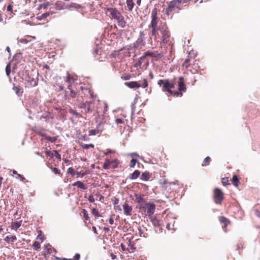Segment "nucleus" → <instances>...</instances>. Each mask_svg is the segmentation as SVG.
I'll use <instances>...</instances> for the list:
<instances>
[{"instance_id": "f257e3e1", "label": "nucleus", "mask_w": 260, "mask_h": 260, "mask_svg": "<svg viewBox=\"0 0 260 260\" xmlns=\"http://www.w3.org/2000/svg\"><path fill=\"white\" fill-rule=\"evenodd\" d=\"M106 14L115 20L119 26L124 28L126 26V22L122 14L115 8H105Z\"/></svg>"}, {"instance_id": "f03ea898", "label": "nucleus", "mask_w": 260, "mask_h": 260, "mask_svg": "<svg viewBox=\"0 0 260 260\" xmlns=\"http://www.w3.org/2000/svg\"><path fill=\"white\" fill-rule=\"evenodd\" d=\"M157 84L161 86H162V90L163 91H167L168 92H172L171 89L175 87V82L173 81H170L168 79L159 80L158 81Z\"/></svg>"}, {"instance_id": "7ed1b4c3", "label": "nucleus", "mask_w": 260, "mask_h": 260, "mask_svg": "<svg viewBox=\"0 0 260 260\" xmlns=\"http://www.w3.org/2000/svg\"><path fill=\"white\" fill-rule=\"evenodd\" d=\"M155 205L153 203L148 202L144 204H141L140 208L144 211L149 218L154 214L155 210Z\"/></svg>"}, {"instance_id": "20e7f679", "label": "nucleus", "mask_w": 260, "mask_h": 260, "mask_svg": "<svg viewBox=\"0 0 260 260\" xmlns=\"http://www.w3.org/2000/svg\"><path fill=\"white\" fill-rule=\"evenodd\" d=\"M181 2L180 0H173L170 2L168 3V7L166 9V14L167 16H169L175 9L181 10Z\"/></svg>"}, {"instance_id": "39448f33", "label": "nucleus", "mask_w": 260, "mask_h": 260, "mask_svg": "<svg viewBox=\"0 0 260 260\" xmlns=\"http://www.w3.org/2000/svg\"><path fill=\"white\" fill-rule=\"evenodd\" d=\"M120 161L117 158L111 159L107 158L105 160V162L103 165V168L105 170L116 169L118 167Z\"/></svg>"}, {"instance_id": "423d86ee", "label": "nucleus", "mask_w": 260, "mask_h": 260, "mask_svg": "<svg viewBox=\"0 0 260 260\" xmlns=\"http://www.w3.org/2000/svg\"><path fill=\"white\" fill-rule=\"evenodd\" d=\"M158 12L159 10L156 8H154L151 12V21L149 27L151 28H154V30L155 29V27H158V26H157L158 22L159 21V18L157 16Z\"/></svg>"}, {"instance_id": "0eeeda50", "label": "nucleus", "mask_w": 260, "mask_h": 260, "mask_svg": "<svg viewBox=\"0 0 260 260\" xmlns=\"http://www.w3.org/2000/svg\"><path fill=\"white\" fill-rule=\"evenodd\" d=\"M124 85L129 87V88H139L141 87L145 88L148 87V84L146 79H143L142 84H140L137 81L127 82L124 83Z\"/></svg>"}, {"instance_id": "6e6552de", "label": "nucleus", "mask_w": 260, "mask_h": 260, "mask_svg": "<svg viewBox=\"0 0 260 260\" xmlns=\"http://www.w3.org/2000/svg\"><path fill=\"white\" fill-rule=\"evenodd\" d=\"M159 29L162 35V42L164 43H168L170 39V33L167 27L165 25L159 26Z\"/></svg>"}, {"instance_id": "1a4fd4ad", "label": "nucleus", "mask_w": 260, "mask_h": 260, "mask_svg": "<svg viewBox=\"0 0 260 260\" xmlns=\"http://www.w3.org/2000/svg\"><path fill=\"white\" fill-rule=\"evenodd\" d=\"M213 198L216 204H221L224 199V193L218 188H215L213 190Z\"/></svg>"}, {"instance_id": "9d476101", "label": "nucleus", "mask_w": 260, "mask_h": 260, "mask_svg": "<svg viewBox=\"0 0 260 260\" xmlns=\"http://www.w3.org/2000/svg\"><path fill=\"white\" fill-rule=\"evenodd\" d=\"M79 107L81 109H83L85 110L84 114L87 115L88 113H91L94 108V103L90 101H86L84 103H81Z\"/></svg>"}, {"instance_id": "9b49d317", "label": "nucleus", "mask_w": 260, "mask_h": 260, "mask_svg": "<svg viewBox=\"0 0 260 260\" xmlns=\"http://www.w3.org/2000/svg\"><path fill=\"white\" fill-rule=\"evenodd\" d=\"M163 56L162 53H158L157 51L151 52L148 51L144 52V55L140 57V59H143L147 56H151L158 60L161 58Z\"/></svg>"}, {"instance_id": "f8f14e48", "label": "nucleus", "mask_w": 260, "mask_h": 260, "mask_svg": "<svg viewBox=\"0 0 260 260\" xmlns=\"http://www.w3.org/2000/svg\"><path fill=\"white\" fill-rule=\"evenodd\" d=\"M124 214L127 216H131L132 215V206L130 205L127 201H125L122 205Z\"/></svg>"}, {"instance_id": "ddd939ff", "label": "nucleus", "mask_w": 260, "mask_h": 260, "mask_svg": "<svg viewBox=\"0 0 260 260\" xmlns=\"http://www.w3.org/2000/svg\"><path fill=\"white\" fill-rule=\"evenodd\" d=\"M178 90L180 91L185 92L186 90V86L185 85V80L183 77H180L178 79Z\"/></svg>"}, {"instance_id": "4468645a", "label": "nucleus", "mask_w": 260, "mask_h": 260, "mask_svg": "<svg viewBox=\"0 0 260 260\" xmlns=\"http://www.w3.org/2000/svg\"><path fill=\"white\" fill-rule=\"evenodd\" d=\"M45 154L47 156H50L51 158L55 156L58 159H61V155L56 150H53V151L52 152L49 150H47L45 151Z\"/></svg>"}, {"instance_id": "2eb2a0df", "label": "nucleus", "mask_w": 260, "mask_h": 260, "mask_svg": "<svg viewBox=\"0 0 260 260\" xmlns=\"http://www.w3.org/2000/svg\"><path fill=\"white\" fill-rule=\"evenodd\" d=\"M176 184L174 182H169L166 184V189L167 191H174L176 190Z\"/></svg>"}, {"instance_id": "dca6fc26", "label": "nucleus", "mask_w": 260, "mask_h": 260, "mask_svg": "<svg viewBox=\"0 0 260 260\" xmlns=\"http://www.w3.org/2000/svg\"><path fill=\"white\" fill-rule=\"evenodd\" d=\"M191 67L192 68L193 70L191 69H189L190 72H191L193 73H194L198 71V70L199 69V61L195 60H193V63H191Z\"/></svg>"}, {"instance_id": "f3484780", "label": "nucleus", "mask_w": 260, "mask_h": 260, "mask_svg": "<svg viewBox=\"0 0 260 260\" xmlns=\"http://www.w3.org/2000/svg\"><path fill=\"white\" fill-rule=\"evenodd\" d=\"M149 218L151 219V221L154 226L159 227L161 225V221L159 220L157 217H152L151 216L149 217Z\"/></svg>"}, {"instance_id": "a211bd4d", "label": "nucleus", "mask_w": 260, "mask_h": 260, "mask_svg": "<svg viewBox=\"0 0 260 260\" xmlns=\"http://www.w3.org/2000/svg\"><path fill=\"white\" fill-rule=\"evenodd\" d=\"M22 221H17V222H13L11 223V229L14 230L15 231H17L21 225Z\"/></svg>"}, {"instance_id": "6ab92c4d", "label": "nucleus", "mask_w": 260, "mask_h": 260, "mask_svg": "<svg viewBox=\"0 0 260 260\" xmlns=\"http://www.w3.org/2000/svg\"><path fill=\"white\" fill-rule=\"evenodd\" d=\"M27 82L29 84V86H35L37 85L38 81L36 79H34V78H30L29 77L27 79Z\"/></svg>"}, {"instance_id": "aec40b11", "label": "nucleus", "mask_w": 260, "mask_h": 260, "mask_svg": "<svg viewBox=\"0 0 260 260\" xmlns=\"http://www.w3.org/2000/svg\"><path fill=\"white\" fill-rule=\"evenodd\" d=\"M47 166H48V167L49 168H50V169L52 170V172L55 173V174H57L59 176H61L62 175V174L60 172V171L58 169V168H54V167H53L50 163L49 162H47Z\"/></svg>"}, {"instance_id": "412c9836", "label": "nucleus", "mask_w": 260, "mask_h": 260, "mask_svg": "<svg viewBox=\"0 0 260 260\" xmlns=\"http://www.w3.org/2000/svg\"><path fill=\"white\" fill-rule=\"evenodd\" d=\"M73 186H77L78 188H81L82 190H85L87 189V187L85 186L84 183L79 181L74 182L73 184Z\"/></svg>"}, {"instance_id": "4be33fe9", "label": "nucleus", "mask_w": 260, "mask_h": 260, "mask_svg": "<svg viewBox=\"0 0 260 260\" xmlns=\"http://www.w3.org/2000/svg\"><path fill=\"white\" fill-rule=\"evenodd\" d=\"M65 81L69 84L68 85L72 86V84L74 82V79L71 75L68 74Z\"/></svg>"}, {"instance_id": "5701e85b", "label": "nucleus", "mask_w": 260, "mask_h": 260, "mask_svg": "<svg viewBox=\"0 0 260 260\" xmlns=\"http://www.w3.org/2000/svg\"><path fill=\"white\" fill-rule=\"evenodd\" d=\"M191 59L189 57H188V58H186L184 62L182 63V67L183 68H185V69H188V68H189L191 66Z\"/></svg>"}, {"instance_id": "b1692460", "label": "nucleus", "mask_w": 260, "mask_h": 260, "mask_svg": "<svg viewBox=\"0 0 260 260\" xmlns=\"http://www.w3.org/2000/svg\"><path fill=\"white\" fill-rule=\"evenodd\" d=\"M140 175V172L139 170H135L132 174L129 175V179L131 180H134L138 178Z\"/></svg>"}, {"instance_id": "393cba45", "label": "nucleus", "mask_w": 260, "mask_h": 260, "mask_svg": "<svg viewBox=\"0 0 260 260\" xmlns=\"http://www.w3.org/2000/svg\"><path fill=\"white\" fill-rule=\"evenodd\" d=\"M16 240H17V237L15 236H7L4 239L5 241H6L7 243H9L10 242H14Z\"/></svg>"}, {"instance_id": "a878e982", "label": "nucleus", "mask_w": 260, "mask_h": 260, "mask_svg": "<svg viewBox=\"0 0 260 260\" xmlns=\"http://www.w3.org/2000/svg\"><path fill=\"white\" fill-rule=\"evenodd\" d=\"M150 176L151 175L149 173L145 172L143 173L141 175V179L144 181H147L150 179Z\"/></svg>"}, {"instance_id": "bb28decb", "label": "nucleus", "mask_w": 260, "mask_h": 260, "mask_svg": "<svg viewBox=\"0 0 260 260\" xmlns=\"http://www.w3.org/2000/svg\"><path fill=\"white\" fill-rule=\"evenodd\" d=\"M68 88L70 91V96L72 98H75L77 95V92L73 89L72 86L68 85Z\"/></svg>"}, {"instance_id": "cd10ccee", "label": "nucleus", "mask_w": 260, "mask_h": 260, "mask_svg": "<svg viewBox=\"0 0 260 260\" xmlns=\"http://www.w3.org/2000/svg\"><path fill=\"white\" fill-rule=\"evenodd\" d=\"M232 182L233 184L236 186H238L239 184H240V182L239 180V178L238 176L236 175H234L233 176L232 179Z\"/></svg>"}, {"instance_id": "c85d7f7f", "label": "nucleus", "mask_w": 260, "mask_h": 260, "mask_svg": "<svg viewBox=\"0 0 260 260\" xmlns=\"http://www.w3.org/2000/svg\"><path fill=\"white\" fill-rule=\"evenodd\" d=\"M158 31H159V27H155L154 30V28H151V35L155 37V39L159 36Z\"/></svg>"}, {"instance_id": "c756f323", "label": "nucleus", "mask_w": 260, "mask_h": 260, "mask_svg": "<svg viewBox=\"0 0 260 260\" xmlns=\"http://www.w3.org/2000/svg\"><path fill=\"white\" fill-rule=\"evenodd\" d=\"M119 200L117 198L115 199V200L114 201V207L116 211H117V210L121 211V207H120V205H119Z\"/></svg>"}, {"instance_id": "7c9ffc66", "label": "nucleus", "mask_w": 260, "mask_h": 260, "mask_svg": "<svg viewBox=\"0 0 260 260\" xmlns=\"http://www.w3.org/2000/svg\"><path fill=\"white\" fill-rule=\"evenodd\" d=\"M80 258V255L79 253H76L73 258H57L58 260H79Z\"/></svg>"}, {"instance_id": "2f4dec72", "label": "nucleus", "mask_w": 260, "mask_h": 260, "mask_svg": "<svg viewBox=\"0 0 260 260\" xmlns=\"http://www.w3.org/2000/svg\"><path fill=\"white\" fill-rule=\"evenodd\" d=\"M219 221L221 223H224L225 226H227L230 223L229 219L223 216L220 217Z\"/></svg>"}, {"instance_id": "473e14b6", "label": "nucleus", "mask_w": 260, "mask_h": 260, "mask_svg": "<svg viewBox=\"0 0 260 260\" xmlns=\"http://www.w3.org/2000/svg\"><path fill=\"white\" fill-rule=\"evenodd\" d=\"M13 89L18 95L19 96V95H22V94L23 93V91H22V88H21L20 87L14 86Z\"/></svg>"}, {"instance_id": "72a5a7b5", "label": "nucleus", "mask_w": 260, "mask_h": 260, "mask_svg": "<svg viewBox=\"0 0 260 260\" xmlns=\"http://www.w3.org/2000/svg\"><path fill=\"white\" fill-rule=\"evenodd\" d=\"M244 248V245L242 243H239L237 244L236 250L239 251L240 254H242V250Z\"/></svg>"}, {"instance_id": "f704fd0d", "label": "nucleus", "mask_w": 260, "mask_h": 260, "mask_svg": "<svg viewBox=\"0 0 260 260\" xmlns=\"http://www.w3.org/2000/svg\"><path fill=\"white\" fill-rule=\"evenodd\" d=\"M211 160V158L209 156L206 157L204 159L203 163L202 164V166L205 167V166H208L210 164Z\"/></svg>"}, {"instance_id": "c9c22d12", "label": "nucleus", "mask_w": 260, "mask_h": 260, "mask_svg": "<svg viewBox=\"0 0 260 260\" xmlns=\"http://www.w3.org/2000/svg\"><path fill=\"white\" fill-rule=\"evenodd\" d=\"M127 7L129 11H132L135 5L133 1L126 2Z\"/></svg>"}, {"instance_id": "e433bc0d", "label": "nucleus", "mask_w": 260, "mask_h": 260, "mask_svg": "<svg viewBox=\"0 0 260 260\" xmlns=\"http://www.w3.org/2000/svg\"><path fill=\"white\" fill-rule=\"evenodd\" d=\"M82 213L83 214V217H84V219L86 221L89 220V217L88 213L87 211L85 209H83L82 210Z\"/></svg>"}, {"instance_id": "4c0bfd02", "label": "nucleus", "mask_w": 260, "mask_h": 260, "mask_svg": "<svg viewBox=\"0 0 260 260\" xmlns=\"http://www.w3.org/2000/svg\"><path fill=\"white\" fill-rule=\"evenodd\" d=\"M170 94L173 95L175 96L178 97L182 95V91H172V92H169Z\"/></svg>"}, {"instance_id": "58836bf2", "label": "nucleus", "mask_w": 260, "mask_h": 260, "mask_svg": "<svg viewBox=\"0 0 260 260\" xmlns=\"http://www.w3.org/2000/svg\"><path fill=\"white\" fill-rule=\"evenodd\" d=\"M33 249L35 250H39L41 248L40 243L38 241H35L32 244Z\"/></svg>"}, {"instance_id": "ea45409f", "label": "nucleus", "mask_w": 260, "mask_h": 260, "mask_svg": "<svg viewBox=\"0 0 260 260\" xmlns=\"http://www.w3.org/2000/svg\"><path fill=\"white\" fill-rule=\"evenodd\" d=\"M91 213L95 217H99L101 216L99 212L95 208H92L91 209Z\"/></svg>"}, {"instance_id": "a19ab883", "label": "nucleus", "mask_w": 260, "mask_h": 260, "mask_svg": "<svg viewBox=\"0 0 260 260\" xmlns=\"http://www.w3.org/2000/svg\"><path fill=\"white\" fill-rule=\"evenodd\" d=\"M38 233H39V235H38L37 239L38 240H40L41 242L44 241V237L42 235V232L41 230H40L38 231Z\"/></svg>"}, {"instance_id": "79ce46f5", "label": "nucleus", "mask_w": 260, "mask_h": 260, "mask_svg": "<svg viewBox=\"0 0 260 260\" xmlns=\"http://www.w3.org/2000/svg\"><path fill=\"white\" fill-rule=\"evenodd\" d=\"M70 113L73 114L76 117H81V115L80 113H78L76 111L73 110V109H70L69 111Z\"/></svg>"}, {"instance_id": "37998d69", "label": "nucleus", "mask_w": 260, "mask_h": 260, "mask_svg": "<svg viewBox=\"0 0 260 260\" xmlns=\"http://www.w3.org/2000/svg\"><path fill=\"white\" fill-rule=\"evenodd\" d=\"M89 173V172L88 171H86L84 172H77L76 173V174L77 175V177H79L80 176L83 177V176H84L85 175L88 174Z\"/></svg>"}, {"instance_id": "c03bdc74", "label": "nucleus", "mask_w": 260, "mask_h": 260, "mask_svg": "<svg viewBox=\"0 0 260 260\" xmlns=\"http://www.w3.org/2000/svg\"><path fill=\"white\" fill-rule=\"evenodd\" d=\"M99 132V131L98 129H90L89 131V136H94L96 134H98Z\"/></svg>"}, {"instance_id": "a18cd8bd", "label": "nucleus", "mask_w": 260, "mask_h": 260, "mask_svg": "<svg viewBox=\"0 0 260 260\" xmlns=\"http://www.w3.org/2000/svg\"><path fill=\"white\" fill-rule=\"evenodd\" d=\"M221 183L223 186H227L230 184L228 178H222L221 179Z\"/></svg>"}, {"instance_id": "49530a36", "label": "nucleus", "mask_w": 260, "mask_h": 260, "mask_svg": "<svg viewBox=\"0 0 260 260\" xmlns=\"http://www.w3.org/2000/svg\"><path fill=\"white\" fill-rule=\"evenodd\" d=\"M135 197L136 201L139 203H140L143 201V198L140 194H136Z\"/></svg>"}, {"instance_id": "de8ad7c7", "label": "nucleus", "mask_w": 260, "mask_h": 260, "mask_svg": "<svg viewBox=\"0 0 260 260\" xmlns=\"http://www.w3.org/2000/svg\"><path fill=\"white\" fill-rule=\"evenodd\" d=\"M6 72L7 75L9 76L11 73V66L10 63L8 64L6 67Z\"/></svg>"}, {"instance_id": "09e8293b", "label": "nucleus", "mask_w": 260, "mask_h": 260, "mask_svg": "<svg viewBox=\"0 0 260 260\" xmlns=\"http://www.w3.org/2000/svg\"><path fill=\"white\" fill-rule=\"evenodd\" d=\"M138 162L137 160L134 158H132L131 160L130 164L129 165L131 168H134L136 164Z\"/></svg>"}, {"instance_id": "8fccbe9b", "label": "nucleus", "mask_w": 260, "mask_h": 260, "mask_svg": "<svg viewBox=\"0 0 260 260\" xmlns=\"http://www.w3.org/2000/svg\"><path fill=\"white\" fill-rule=\"evenodd\" d=\"M94 146L92 144H83L82 145V147L83 149H88L89 148H94Z\"/></svg>"}, {"instance_id": "3c124183", "label": "nucleus", "mask_w": 260, "mask_h": 260, "mask_svg": "<svg viewBox=\"0 0 260 260\" xmlns=\"http://www.w3.org/2000/svg\"><path fill=\"white\" fill-rule=\"evenodd\" d=\"M121 78L123 80H128L131 78V76L128 74H123L122 75Z\"/></svg>"}, {"instance_id": "603ef678", "label": "nucleus", "mask_w": 260, "mask_h": 260, "mask_svg": "<svg viewBox=\"0 0 260 260\" xmlns=\"http://www.w3.org/2000/svg\"><path fill=\"white\" fill-rule=\"evenodd\" d=\"M137 44L138 46L141 45V46H144L145 44L142 38H139L137 41Z\"/></svg>"}, {"instance_id": "864d4df0", "label": "nucleus", "mask_w": 260, "mask_h": 260, "mask_svg": "<svg viewBox=\"0 0 260 260\" xmlns=\"http://www.w3.org/2000/svg\"><path fill=\"white\" fill-rule=\"evenodd\" d=\"M86 90H88L89 94L90 95V96L92 99H95L96 98V95L94 94V92L93 91L89 89H86Z\"/></svg>"}, {"instance_id": "5fc2aeb1", "label": "nucleus", "mask_w": 260, "mask_h": 260, "mask_svg": "<svg viewBox=\"0 0 260 260\" xmlns=\"http://www.w3.org/2000/svg\"><path fill=\"white\" fill-rule=\"evenodd\" d=\"M45 139L51 142H54L56 139L55 137H51L50 136H45Z\"/></svg>"}, {"instance_id": "6e6d98bb", "label": "nucleus", "mask_w": 260, "mask_h": 260, "mask_svg": "<svg viewBox=\"0 0 260 260\" xmlns=\"http://www.w3.org/2000/svg\"><path fill=\"white\" fill-rule=\"evenodd\" d=\"M45 248L46 249V251H47V252L48 254H50L52 253V249L51 245H50L49 244L46 245L45 247Z\"/></svg>"}, {"instance_id": "4d7b16f0", "label": "nucleus", "mask_w": 260, "mask_h": 260, "mask_svg": "<svg viewBox=\"0 0 260 260\" xmlns=\"http://www.w3.org/2000/svg\"><path fill=\"white\" fill-rule=\"evenodd\" d=\"M68 173L71 174L73 176L75 175V172L72 168H69L68 170Z\"/></svg>"}, {"instance_id": "13d9d810", "label": "nucleus", "mask_w": 260, "mask_h": 260, "mask_svg": "<svg viewBox=\"0 0 260 260\" xmlns=\"http://www.w3.org/2000/svg\"><path fill=\"white\" fill-rule=\"evenodd\" d=\"M114 153H115V151L114 150H112L111 149H107V151L104 152V154H105V155L107 156L109 154Z\"/></svg>"}, {"instance_id": "bf43d9fd", "label": "nucleus", "mask_w": 260, "mask_h": 260, "mask_svg": "<svg viewBox=\"0 0 260 260\" xmlns=\"http://www.w3.org/2000/svg\"><path fill=\"white\" fill-rule=\"evenodd\" d=\"M115 122L116 124H122L124 123V121L121 118H116L115 120Z\"/></svg>"}, {"instance_id": "052dcab7", "label": "nucleus", "mask_w": 260, "mask_h": 260, "mask_svg": "<svg viewBox=\"0 0 260 260\" xmlns=\"http://www.w3.org/2000/svg\"><path fill=\"white\" fill-rule=\"evenodd\" d=\"M88 200L91 203H93L95 201V199L92 195L89 196Z\"/></svg>"}, {"instance_id": "680f3d73", "label": "nucleus", "mask_w": 260, "mask_h": 260, "mask_svg": "<svg viewBox=\"0 0 260 260\" xmlns=\"http://www.w3.org/2000/svg\"><path fill=\"white\" fill-rule=\"evenodd\" d=\"M48 16H49V14H48V13H44V14H43L40 16V19H45V18H46V17H47Z\"/></svg>"}, {"instance_id": "e2e57ef3", "label": "nucleus", "mask_w": 260, "mask_h": 260, "mask_svg": "<svg viewBox=\"0 0 260 260\" xmlns=\"http://www.w3.org/2000/svg\"><path fill=\"white\" fill-rule=\"evenodd\" d=\"M17 176H18V177H17V178H20L21 181H23L24 180H25V178L23 176H22L19 174H17Z\"/></svg>"}, {"instance_id": "0e129e2a", "label": "nucleus", "mask_w": 260, "mask_h": 260, "mask_svg": "<svg viewBox=\"0 0 260 260\" xmlns=\"http://www.w3.org/2000/svg\"><path fill=\"white\" fill-rule=\"evenodd\" d=\"M128 245L131 247L132 250H134L135 248L134 247V245L131 244V241L130 240H128Z\"/></svg>"}, {"instance_id": "69168bd1", "label": "nucleus", "mask_w": 260, "mask_h": 260, "mask_svg": "<svg viewBox=\"0 0 260 260\" xmlns=\"http://www.w3.org/2000/svg\"><path fill=\"white\" fill-rule=\"evenodd\" d=\"M12 9H13V7L12 5H9L8 7H7V11H9V12H11L12 10Z\"/></svg>"}, {"instance_id": "338daca9", "label": "nucleus", "mask_w": 260, "mask_h": 260, "mask_svg": "<svg viewBox=\"0 0 260 260\" xmlns=\"http://www.w3.org/2000/svg\"><path fill=\"white\" fill-rule=\"evenodd\" d=\"M99 49L97 48V47H95V48L93 50V54L94 55H96L98 54L99 52Z\"/></svg>"}, {"instance_id": "774afa93", "label": "nucleus", "mask_w": 260, "mask_h": 260, "mask_svg": "<svg viewBox=\"0 0 260 260\" xmlns=\"http://www.w3.org/2000/svg\"><path fill=\"white\" fill-rule=\"evenodd\" d=\"M141 61H138V62L136 63L134 65V67L135 68H137L138 67H139V66H141Z\"/></svg>"}]
</instances>
